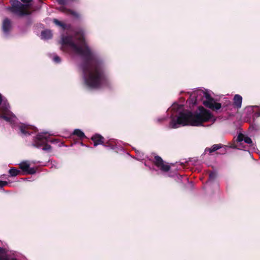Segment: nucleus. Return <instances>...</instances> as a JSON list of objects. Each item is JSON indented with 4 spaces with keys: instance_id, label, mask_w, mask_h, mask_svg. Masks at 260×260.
I'll return each mask as SVG.
<instances>
[{
    "instance_id": "nucleus-1",
    "label": "nucleus",
    "mask_w": 260,
    "mask_h": 260,
    "mask_svg": "<svg viewBox=\"0 0 260 260\" xmlns=\"http://www.w3.org/2000/svg\"><path fill=\"white\" fill-rule=\"evenodd\" d=\"M61 44L70 47L76 54L83 58L82 69L84 83L87 87L99 89L109 83L103 60L93 52L89 46H85L84 49L80 47L74 42L72 36H62Z\"/></svg>"
},
{
    "instance_id": "nucleus-2",
    "label": "nucleus",
    "mask_w": 260,
    "mask_h": 260,
    "mask_svg": "<svg viewBox=\"0 0 260 260\" xmlns=\"http://www.w3.org/2000/svg\"><path fill=\"white\" fill-rule=\"evenodd\" d=\"M212 117L211 112L202 106L198 108V111L191 112L190 111L180 112L176 120L172 119L170 122L171 128H177L178 124L182 126L191 125L199 126L204 122L209 121Z\"/></svg>"
},
{
    "instance_id": "nucleus-3",
    "label": "nucleus",
    "mask_w": 260,
    "mask_h": 260,
    "mask_svg": "<svg viewBox=\"0 0 260 260\" xmlns=\"http://www.w3.org/2000/svg\"><path fill=\"white\" fill-rule=\"evenodd\" d=\"M48 141L49 135L46 133H39L34 138L32 145L37 148L43 146V150L50 152L52 147L47 143Z\"/></svg>"
},
{
    "instance_id": "nucleus-4",
    "label": "nucleus",
    "mask_w": 260,
    "mask_h": 260,
    "mask_svg": "<svg viewBox=\"0 0 260 260\" xmlns=\"http://www.w3.org/2000/svg\"><path fill=\"white\" fill-rule=\"evenodd\" d=\"M9 10L13 14L22 17L29 14L25 6L18 1H14Z\"/></svg>"
},
{
    "instance_id": "nucleus-5",
    "label": "nucleus",
    "mask_w": 260,
    "mask_h": 260,
    "mask_svg": "<svg viewBox=\"0 0 260 260\" xmlns=\"http://www.w3.org/2000/svg\"><path fill=\"white\" fill-rule=\"evenodd\" d=\"M204 96L206 100L204 101V105L207 108H210L213 111H217L221 108V104L215 102V100L211 95L207 93H204Z\"/></svg>"
},
{
    "instance_id": "nucleus-6",
    "label": "nucleus",
    "mask_w": 260,
    "mask_h": 260,
    "mask_svg": "<svg viewBox=\"0 0 260 260\" xmlns=\"http://www.w3.org/2000/svg\"><path fill=\"white\" fill-rule=\"evenodd\" d=\"M153 162L155 165L163 172H167L169 171L171 169L170 166L167 164H165L162 158L158 155L154 156Z\"/></svg>"
},
{
    "instance_id": "nucleus-7",
    "label": "nucleus",
    "mask_w": 260,
    "mask_h": 260,
    "mask_svg": "<svg viewBox=\"0 0 260 260\" xmlns=\"http://www.w3.org/2000/svg\"><path fill=\"white\" fill-rule=\"evenodd\" d=\"M19 167L23 172V174L32 175L36 173L35 168H30V164L27 161H23L19 164Z\"/></svg>"
},
{
    "instance_id": "nucleus-8",
    "label": "nucleus",
    "mask_w": 260,
    "mask_h": 260,
    "mask_svg": "<svg viewBox=\"0 0 260 260\" xmlns=\"http://www.w3.org/2000/svg\"><path fill=\"white\" fill-rule=\"evenodd\" d=\"M19 128L21 133L25 136L30 135L34 130V127L25 124H21L19 125Z\"/></svg>"
},
{
    "instance_id": "nucleus-9",
    "label": "nucleus",
    "mask_w": 260,
    "mask_h": 260,
    "mask_svg": "<svg viewBox=\"0 0 260 260\" xmlns=\"http://www.w3.org/2000/svg\"><path fill=\"white\" fill-rule=\"evenodd\" d=\"M75 36L77 40H78L80 44V45H78L79 46L84 49L85 48V46H88L85 42L84 34L82 32L77 31L76 32Z\"/></svg>"
},
{
    "instance_id": "nucleus-10",
    "label": "nucleus",
    "mask_w": 260,
    "mask_h": 260,
    "mask_svg": "<svg viewBox=\"0 0 260 260\" xmlns=\"http://www.w3.org/2000/svg\"><path fill=\"white\" fill-rule=\"evenodd\" d=\"M91 140L93 142L94 146H96L98 145H103L104 143L105 138L100 134H95L91 138Z\"/></svg>"
},
{
    "instance_id": "nucleus-11",
    "label": "nucleus",
    "mask_w": 260,
    "mask_h": 260,
    "mask_svg": "<svg viewBox=\"0 0 260 260\" xmlns=\"http://www.w3.org/2000/svg\"><path fill=\"white\" fill-rule=\"evenodd\" d=\"M12 27L11 21L8 18H5L3 22L2 28L4 32L8 34Z\"/></svg>"
},
{
    "instance_id": "nucleus-12",
    "label": "nucleus",
    "mask_w": 260,
    "mask_h": 260,
    "mask_svg": "<svg viewBox=\"0 0 260 260\" xmlns=\"http://www.w3.org/2000/svg\"><path fill=\"white\" fill-rule=\"evenodd\" d=\"M244 141L245 143L248 144H251L252 143L251 139L247 136H245L243 134L240 133L238 134L236 141L237 142H241Z\"/></svg>"
},
{
    "instance_id": "nucleus-13",
    "label": "nucleus",
    "mask_w": 260,
    "mask_h": 260,
    "mask_svg": "<svg viewBox=\"0 0 260 260\" xmlns=\"http://www.w3.org/2000/svg\"><path fill=\"white\" fill-rule=\"evenodd\" d=\"M233 105L234 107L238 109L241 107L242 97L239 94H236L233 99Z\"/></svg>"
},
{
    "instance_id": "nucleus-14",
    "label": "nucleus",
    "mask_w": 260,
    "mask_h": 260,
    "mask_svg": "<svg viewBox=\"0 0 260 260\" xmlns=\"http://www.w3.org/2000/svg\"><path fill=\"white\" fill-rule=\"evenodd\" d=\"M0 117L6 121L10 122L12 120L13 115L9 111L5 110L3 111Z\"/></svg>"
},
{
    "instance_id": "nucleus-15",
    "label": "nucleus",
    "mask_w": 260,
    "mask_h": 260,
    "mask_svg": "<svg viewBox=\"0 0 260 260\" xmlns=\"http://www.w3.org/2000/svg\"><path fill=\"white\" fill-rule=\"evenodd\" d=\"M75 136H77L80 140L86 137L84 133L79 129H76L73 132L71 137L74 138Z\"/></svg>"
},
{
    "instance_id": "nucleus-16",
    "label": "nucleus",
    "mask_w": 260,
    "mask_h": 260,
    "mask_svg": "<svg viewBox=\"0 0 260 260\" xmlns=\"http://www.w3.org/2000/svg\"><path fill=\"white\" fill-rule=\"evenodd\" d=\"M222 146L223 145L221 144H214L211 148H206L205 151V152H209L210 154H211L212 153L222 148Z\"/></svg>"
},
{
    "instance_id": "nucleus-17",
    "label": "nucleus",
    "mask_w": 260,
    "mask_h": 260,
    "mask_svg": "<svg viewBox=\"0 0 260 260\" xmlns=\"http://www.w3.org/2000/svg\"><path fill=\"white\" fill-rule=\"evenodd\" d=\"M52 34L51 31L50 30H45L41 32V38L42 39L48 40L52 38Z\"/></svg>"
},
{
    "instance_id": "nucleus-18",
    "label": "nucleus",
    "mask_w": 260,
    "mask_h": 260,
    "mask_svg": "<svg viewBox=\"0 0 260 260\" xmlns=\"http://www.w3.org/2000/svg\"><path fill=\"white\" fill-rule=\"evenodd\" d=\"M9 173L10 174V176L15 177L21 174L22 173L20 170L16 169L15 168H12L9 170Z\"/></svg>"
},
{
    "instance_id": "nucleus-19",
    "label": "nucleus",
    "mask_w": 260,
    "mask_h": 260,
    "mask_svg": "<svg viewBox=\"0 0 260 260\" xmlns=\"http://www.w3.org/2000/svg\"><path fill=\"white\" fill-rule=\"evenodd\" d=\"M7 250L6 248L0 247V260H9V258L6 254Z\"/></svg>"
},
{
    "instance_id": "nucleus-20",
    "label": "nucleus",
    "mask_w": 260,
    "mask_h": 260,
    "mask_svg": "<svg viewBox=\"0 0 260 260\" xmlns=\"http://www.w3.org/2000/svg\"><path fill=\"white\" fill-rule=\"evenodd\" d=\"M103 145L106 147H109L111 149H114L116 143L114 140H109L108 141L105 142L104 141V143L103 144Z\"/></svg>"
},
{
    "instance_id": "nucleus-21",
    "label": "nucleus",
    "mask_w": 260,
    "mask_h": 260,
    "mask_svg": "<svg viewBox=\"0 0 260 260\" xmlns=\"http://www.w3.org/2000/svg\"><path fill=\"white\" fill-rule=\"evenodd\" d=\"M53 22L56 25L61 27L63 30L66 29V25L63 22L59 21L58 19L54 18L53 19Z\"/></svg>"
},
{
    "instance_id": "nucleus-22",
    "label": "nucleus",
    "mask_w": 260,
    "mask_h": 260,
    "mask_svg": "<svg viewBox=\"0 0 260 260\" xmlns=\"http://www.w3.org/2000/svg\"><path fill=\"white\" fill-rule=\"evenodd\" d=\"M209 177L210 180L214 181L217 177V174L214 172H211L210 173Z\"/></svg>"
},
{
    "instance_id": "nucleus-23",
    "label": "nucleus",
    "mask_w": 260,
    "mask_h": 260,
    "mask_svg": "<svg viewBox=\"0 0 260 260\" xmlns=\"http://www.w3.org/2000/svg\"><path fill=\"white\" fill-rule=\"evenodd\" d=\"M72 15L75 16V17H77V18H78L79 17V14H78L77 12L73 11V10H69L68 11Z\"/></svg>"
},
{
    "instance_id": "nucleus-24",
    "label": "nucleus",
    "mask_w": 260,
    "mask_h": 260,
    "mask_svg": "<svg viewBox=\"0 0 260 260\" xmlns=\"http://www.w3.org/2000/svg\"><path fill=\"white\" fill-rule=\"evenodd\" d=\"M8 184V182L0 180V188H3L4 186H6Z\"/></svg>"
},
{
    "instance_id": "nucleus-25",
    "label": "nucleus",
    "mask_w": 260,
    "mask_h": 260,
    "mask_svg": "<svg viewBox=\"0 0 260 260\" xmlns=\"http://www.w3.org/2000/svg\"><path fill=\"white\" fill-rule=\"evenodd\" d=\"M53 60L56 63H59L61 61V59L58 56H55L53 57Z\"/></svg>"
},
{
    "instance_id": "nucleus-26",
    "label": "nucleus",
    "mask_w": 260,
    "mask_h": 260,
    "mask_svg": "<svg viewBox=\"0 0 260 260\" xmlns=\"http://www.w3.org/2000/svg\"><path fill=\"white\" fill-rule=\"evenodd\" d=\"M56 1L60 5H65L67 4V0H56Z\"/></svg>"
},
{
    "instance_id": "nucleus-27",
    "label": "nucleus",
    "mask_w": 260,
    "mask_h": 260,
    "mask_svg": "<svg viewBox=\"0 0 260 260\" xmlns=\"http://www.w3.org/2000/svg\"><path fill=\"white\" fill-rule=\"evenodd\" d=\"M229 147L230 148H234V149H235V148H237V146L235 144V142H233L232 143L229 144Z\"/></svg>"
},
{
    "instance_id": "nucleus-28",
    "label": "nucleus",
    "mask_w": 260,
    "mask_h": 260,
    "mask_svg": "<svg viewBox=\"0 0 260 260\" xmlns=\"http://www.w3.org/2000/svg\"><path fill=\"white\" fill-rule=\"evenodd\" d=\"M48 142H51L52 143H55V142H58V140L57 139H50V137H49V141Z\"/></svg>"
},
{
    "instance_id": "nucleus-29",
    "label": "nucleus",
    "mask_w": 260,
    "mask_h": 260,
    "mask_svg": "<svg viewBox=\"0 0 260 260\" xmlns=\"http://www.w3.org/2000/svg\"><path fill=\"white\" fill-rule=\"evenodd\" d=\"M165 120V118H158L157 119V122L158 123H161L163 121H164Z\"/></svg>"
},
{
    "instance_id": "nucleus-30",
    "label": "nucleus",
    "mask_w": 260,
    "mask_h": 260,
    "mask_svg": "<svg viewBox=\"0 0 260 260\" xmlns=\"http://www.w3.org/2000/svg\"><path fill=\"white\" fill-rule=\"evenodd\" d=\"M24 3H28L31 0H21Z\"/></svg>"
},
{
    "instance_id": "nucleus-31",
    "label": "nucleus",
    "mask_w": 260,
    "mask_h": 260,
    "mask_svg": "<svg viewBox=\"0 0 260 260\" xmlns=\"http://www.w3.org/2000/svg\"><path fill=\"white\" fill-rule=\"evenodd\" d=\"M3 97L2 95L0 93V106L2 105V101H3Z\"/></svg>"
},
{
    "instance_id": "nucleus-32",
    "label": "nucleus",
    "mask_w": 260,
    "mask_h": 260,
    "mask_svg": "<svg viewBox=\"0 0 260 260\" xmlns=\"http://www.w3.org/2000/svg\"><path fill=\"white\" fill-rule=\"evenodd\" d=\"M9 260H17V259H16V258H12V259H9Z\"/></svg>"
},
{
    "instance_id": "nucleus-33",
    "label": "nucleus",
    "mask_w": 260,
    "mask_h": 260,
    "mask_svg": "<svg viewBox=\"0 0 260 260\" xmlns=\"http://www.w3.org/2000/svg\"><path fill=\"white\" fill-rule=\"evenodd\" d=\"M81 143V145H82V146H83V145H84V144H83V142H81V143Z\"/></svg>"
}]
</instances>
